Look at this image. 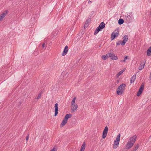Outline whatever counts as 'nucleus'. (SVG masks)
I'll return each mask as SVG.
<instances>
[{
  "label": "nucleus",
  "instance_id": "obj_4",
  "mask_svg": "<svg viewBox=\"0 0 151 151\" xmlns=\"http://www.w3.org/2000/svg\"><path fill=\"white\" fill-rule=\"evenodd\" d=\"M144 87V83H142L141 84L139 91L137 93V96H139L142 93Z\"/></svg>",
  "mask_w": 151,
  "mask_h": 151
},
{
  "label": "nucleus",
  "instance_id": "obj_10",
  "mask_svg": "<svg viewBox=\"0 0 151 151\" xmlns=\"http://www.w3.org/2000/svg\"><path fill=\"white\" fill-rule=\"evenodd\" d=\"M145 63L146 60H144V61H143L142 63H141L140 65V66L139 67V70H141L143 69L145 65Z\"/></svg>",
  "mask_w": 151,
  "mask_h": 151
},
{
  "label": "nucleus",
  "instance_id": "obj_8",
  "mask_svg": "<svg viewBox=\"0 0 151 151\" xmlns=\"http://www.w3.org/2000/svg\"><path fill=\"white\" fill-rule=\"evenodd\" d=\"M8 12L7 10H6L0 15V21H1L7 14Z\"/></svg>",
  "mask_w": 151,
  "mask_h": 151
},
{
  "label": "nucleus",
  "instance_id": "obj_32",
  "mask_svg": "<svg viewBox=\"0 0 151 151\" xmlns=\"http://www.w3.org/2000/svg\"><path fill=\"white\" fill-rule=\"evenodd\" d=\"M75 104V101H74V100H72L71 102V105H73V104Z\"/></svg>",
  "mask_w": 151,
  "mask_h": 151
},
{
  "label": "nucleus",
  "instance_id": "obj_9",
  "mask_svg": "<svg viewBox=\"0 0 151 151\" xmlns=\"http://www.w3.org/2000/svg\"><path fill=\"white\" fill-rule=\"evenodd\" d=\"M137 138V136L135 135L130 137L129 139V142L134 143Z\"/></svg>",
  "mask_w": 151,
  "mask_h": 151
},
{
  "label": "nucleus",
  "instance_id": "obj_35",
  "mask_svg": "<svg viewBox=\"0 0 151 151\" xmlns=\"http://www.w3.org/2000/svg\"><path fill=\"white\" fill-rule=\"evenodd\" d=\"M42 47L43 48H44L46 47V46L45 45V43H44L42 44Z\"/></svg>",
  "mask_w": 151,
  "mask_h": 151
},
{
  "label": "nucleus",
  "instance_id": "obj_14",
  "mask_svg": "<svg viewBox=\"0 0 151 151\" xmlns=\"http://www.w3.org/2000/svg\"><path fill=\"white\" fill-rule=\"evenodd\" d=\"M111 55L110 53H109L106 55H102V58L104 60H106L107 58L110 57Z\"/></svg>",
  "mask_w": 151,
  "mask_h": 151
},
{
  "label": "nucleus",
  "instance_id": "obj_1",
  "mask_svg": "<svg viewBox=\"0 0 151 151\" xmlns=\"http://www.w3.org/2000/svg\"><path fill=\"white\" fill-rule=\"evenodd\" d=\"M126 85L124 84H122L119 86L118 90L117 91V93L118 95H121L123 93L126 87Z\"/></svg>",
  "mask_w": 151,
  "mask_h": 151
},
{
  "label": "nucleus",
  "instance_id": "obj_12",
  "mask_svg": "<svg viewBox=\"0 0 151 151\" xmlns=\"http://www.w3.org/2000/svg\"><path fill=\"white\" fill-rule=\"evenodd\" d=\"M58 103H56L55 105V116H56L58 113Z\"/></svg>",
  "mask_w": 151,
  "mask_h": 151
},
{
  "label": "nucleus",
  "instance_id": "obj_30",
  "mask_svg": "<svg viewBox=\"0 0 151 151\" xmlns=\"http://www.w3.org/2000/svg\"><path fill=\"white\" fill-rule=\"evenodd\" d=\"M41 93H40L38 94V95L37 97V99H39L41 98Z\"/></svg>",
  "mask_w": 151,
  "mask_h": 151
},
{
  "label": "nucleus",
  "instance_id": "obj_34",
  "mask_svg": "<svg viewBox=\"0 0 151 151\" xmlns=\"http://www.w3.org/2000/svg\"><path fill=\"white\" fill-rule=\"evenodd\" d=\"M50 151H56L55 148L53 147Z\"/></svg>",
  "mask_w": 151,
  "mask_h": 151
},
{
  "label": "nucleus",
  "instance_id": "obj_19",
  "mask_svg": "<svg viewBox=\"0 0 151 151\" xmlns=\"http://www.w3.org/2000/svg\"><path fill=\"white\" fill-rule=\"evenodd\" d=\"M86 144L85 142L83 143V144L81 146L80 151H84L85 149Z\"/></svg>",
  "mask_w": 151,
  "mask_h": 151
},
{
  "label": "nucleus",
  "instance_id": "obj_13",
  "mask_svg": "<svg viewBox=\"0 0 151 151\" xmlns=\"http://www.w3.org/2000/svg\"><path fill=\"white\" fill-rule=\"evenodd\" d=\"M110 54H111L110 57H111V59L112 60H117L118 59L117 57L113 53L110 52Z\"/></svg>",
  "mask_w": 151,
  "mask_h": 151
},
{
  "label": "nucleus",
  "instance_id": "obj_20",
  "mask_svg": "<svg viewBox=\"0 0 151 151\" xmlns=\"http://www.w3.org/2000/svg\"><path fill=\"white\" fill-rule=\"evenodd\" d=\"M67 120H65V119H63V121H62L60 127H63L67 123Z\"/></svg>",
  "mask_w": 151,
  "mask_h": 151
},
{
  "label": "nucleus",
  "instance_id": "obj_7",
  "mask_svg": "<svg viewBox=\"0 0 151 151\" xmlns=\"http://www.w3.org/2000/svg\"><path fill=\"white\" fill-rule=\"evenodd\" d=\"M128 39V36L127 35H125L123 38V40L122 42V45L123 46L124 45L127 41Z\"/></svg>",
  "mask_w": 151,
  "mask_h": 151
},
{
  "label": "nucleus",
  "instance_id": "obj_17",
  "mask_svg": "<svg viewBox=\"0 0 151 151\" xmlns=\"http://www.w3.org/2000/svg\"><path fill=\"white\" fill-rule=\"evenodd\" d=\"M136 75H134L131 77L130 82L131 83H133L134 82L136 78Z\"/></svg>",
  "mask_w": 151,
  "mask_h": 151
},
{
  "label": "nucleus",
  "instance_id": "obj_38",
  "mask_svg": "<svg viewBox=\"0 0 151 151\" xmlns=\"http://www.w3.org/2000/svg\"><path fill=\"white\" fill-rule=\"evenodd\" d=\"M76 97H74L73 99V100H74V101H75L76 100Z\"/></svg>",
  "mask_w": 151,
  "mask_h": 151
},
{
  "label": "nucleus",
  "instance_id": "obj_25",
  "mask_svg": "<svg viewBox=\"0 0 151 151\" xmlns=\"http://www.w3.org/2000/svg\"><path fill=\"white\" fill-rule=\"evenodd\" d=\"M126 19L128 21V22H130L132 20V18L129 15L127 16Z\"/></svg>",
  "mask_w": 151,
  "mask_h": 151
},
{
  "label": "nucleus",
  "instance_id": "obj_11",
  "mask_svg": "<svg viewBox=\"0 0 151 151\" xmlns=\"http://www.w3.org/2000/svg\"><path fill=\"white\" fill-rule=\"evenodd\" d=\"M68 47L67 45L66 46L64 49V50L62 53V55L63 56H64L66 55L68 51Z\"/></svg>",
  "mask_w": 151,
  "mask_h": 151
},
{
  "label": "nucleus",
  "instance_id": "obj_29",
  "mask_svg": "<svg viewBox=\"0 0 151 151\" xmlns=\"http://www.w3.org/2000/svg\"><path fill=\"white\" fill-rule=\"evenodd\" d=\"M116 44L117 45H119L120 44L122 45V42L120 40L119 41L116 42Z\"/></svg>",
  "mask_w": 151,
  "mask_h": 151
},
{
  "label": "nucleus",
  "instance_id": "obj_27",
  "mask_svg": "<svg viewBox=\"0 0 151 151\" xmlns=\"http://www.w3.org/2000/svg\"><path fill=\"white\" fill-rule=\"evenodd\" d=\"M139 148V145L138 144H137V145H135L134 146V148L135 150H137L138 148Z\"/></svg>",
  "mask_w": 151,
  "mask_h": 151
},
{
  "label": "nucleus",
  "instance_id": "obj_39",
  "mask_svg": "<svg viewBox=\"0 0 151 151\" xmlns=\"http://www.w3.org/2000/svg\"><path fill=\"white\" fill-rule=\"evenodd\" d=\"M136 150H135V149H134V148L133 149V150H132V151H135Z\"/></svg>",
  "mask_w": 151,
  "mask_h": 151
},
{
  "label": "nucleus",
  "instance_id": "obj_33",
  "mask_svg": "<svg viewBox=\"0 0 151 151\" xmlns=\"http://www.w3.org/2000/svg\"><path fill=\"white\" fill-rule=\"evenodd\" d=\"M29 134H28L27 136V137H26V140L27 141L28 140V139H29Z\"/></svg>",
  "mask_w": 151,
  "mask_h": 151
},
{
  "label": "nucleus",
  "instance_id": "obj_24",
  "mask_svg": "<svg viewBox=\"0 0 151 151\" xmlns=\"http://www.w3.org/2000/svg\"><path fill=\"white\" fill-rule=\"evenodd\" d=\"M124 22V20L122 19H120L118 21V23L119 24H122Z\"/></svg>",
  "mask_w": 151,
  "mask_h": 151
},
{
  "label": "nucleus",
  "instance_id": "obj_16",
  "mask_svg": "<svg viewBox=\"0 0 151 151\" xmlns=\"http://www.w3.org/2000/svg\"><path fill=\"white\" fill-rule=\"evenodd\" d=\"M134 143L128 141L127 145V148L129 149L131 148L134 145Z\"/></svg>",
  "mask_w": 151,
  "mask_h": 151
},
{
  "label": "nucleus",
  "instance_id": "obj_40",
  "mask_svg": "<svg viewBox=\"0 0 151 151\" xmlns=\"http://www.w3.org/2000/svg\"><path fill=\"white\" fill-rule=\"evenodd\" d=\"M150 75L151 76L150 77V78L151 80V72L150 73Z\"/></svg>",
  "mask_w": 151,
  "mask_h": 151
},
{
  "label": "nucleus",
  "instance_id": "obj_26",
  "mask_svg": "<svg viewBox=\"0 0 151 151\" xmlns=\"http://www.w3.org/2000/svg\"><path fill=\"white\" fill-rule=\"evenodd\" d=\"M127 59H129L128 58H127V56L125 55L124 56V60H121V62H125L126 60Z\"/></svg>",
  "mask_w": 151,
  "mask_h": 151
},
{
  "label": "nucleus",
  "instance_id": "obj_31",
  "mask_svg": "<svg viewBox=\"0 0 151 151\" xmlns=\"http://www.w3.org/2000/svg\"><path fill=\"white\" fill-rule=\"evenodd\" d=\"M85 4H86L85 3H83L82 5H83V4H84V5H83H83H82V9H84V8L85 7H86V5H85Z\"/></svg>",
  "mask_w": 151,
  "mask_h": 151
},
{
  "label": "nucleus",
  "instance_id": "obj_37",
  "mask_svg": "<svg viewBox=\"0 0 151 151\" xmlns=\"http://www.w3.org/2000/svg\"><path fill=\"white\" fill-rule=\"evenodd\" d=\"M87 1H88V3L89 4L90 3H91L92 2V1H90V0H87Z\"/></svg>",
  "mask_w": 151,
  "mask_h": 151
},
{
  "label": "nucleus",
  "instance_id": "obj_23",
  "mask_svg": "<svg viewBox=\"0 0 151 151\" xmlns=\"http://www.w3.org/2000/svg\"><path fill=\"white\" fill-rule=\"evenodd\" d=\"M101 30L99 28L97 27L94 33V35H96Z\"/></svg>",
  "mask_w": 151,
  "mask_h": 151
},
{
  "label": "nucleus",
  "instance_id": "obj_18",
  "mask_svg": "<svg viewBox=\"0 0 151 151\" xmlns=\"http://www.w3.org/2000/svg\"><path fill=\"white\" fill-rule=\"evenodd\" d=\"M72 114H67L65 115L64 119L65 120H67V121L68 119L69 118L71 117H72Z\"/></svg>",
  "mask_w": 151,
  "mask_h": 151
},
{
  "label": "nucleus",
  "instance_id": "obj_3",
  "mask_svg": "<svg viewBox=\"0 0 151 151\" xmlns=\"http://www.w3.org/2000/svg\"><path fill=\"white\" fill-rule=\"evenodd\" d=\"M120 134H118L116 137V139L114 141V144H113V147L114 149H116L118 146L119 144V142L120 140Z\"/></svg>",
  "mask_w": 151,
  "mask_h": 151
},
{
  "label": "nucleus",
  "instance_id": "obj_6",
  "mask_svg": "<svg viewBox=\"0 0 151 151\" xmlns=\"http://www.w3.org/2000/svg\"><path fill=\"white\" fill-rule=\"evenodd\" d=\"M71 105V113H73L77 110L78 108V106L76 104Z\"/></svg>",
  "mask_w": 151,
  "mask_h": 151
},
{
  "label": "nucleus",
  "instance_id": "obj_21",
  "mask_svg": "<svg viewBox=\"0 0 151 151\" xmlns=\"http://www.w3.org/2000/svg\"><path fill=\"white\" fill-rule=\"evenodd\" d=\"M147 54L148 56L151 55V46L147 50Z\"/></svg>",
  "mask_w": 151,
  "mask_h": 151
},
{
  "label": "nucleus",
  "instance_id": "obj_2",
  "mask_svg": "<svg viewBox=\"0 0 151 151\" xmlns=\"http://www.w3.org/2000/svg\"><path fill=\"white\" fill-rule=\"evenodd\" d=\"M119 28H117L111 34V40H114L116 37L119 35Z\"/></svg>",
  "mask_w": 151,
  "mask_h": 151
},
{
  "label": "nucleus",
  "instance_id": "obj_28",
  "mask_svg": "<svg viewBox=\"0 0 151 151\" xmlns=\"http://www.w3.org/2000/svg\"><path fill=\"white\" fill-rule=\"evenodd\" d=\"M88 22L87 21H86L85 23V24L84 25V28L88 26Z\"/></svg>",
  "mask_w": 151,
  "mask_h": 151
},
{
  "label": "nucleus",
  "instance_id": "obj_5",
  "mask_svg": "<svg viewBox=\"0 0 151 151\" xmlns=\"http://www.w3.org/2000/svg\"><path fill=\"white\" fill-rule=\"evenodd\" d=\"M108 130V127H107L106 126L105 127L103 132L102 138H105L106 137L107 134Z\"/></svg>",
  "mask_w": 151,
  "mask_h": 151
},
{
  "label": "nucleus",
  "instance_id": "obj_15",
  "mask_svg": "<svg viewBox=\"0 0 151 151\" xmlns=\"http://www.w3.org/2000/svg\"><path fill=\"white\" fill-rule=\"evenodd\" d=\"M105 24L104 23V22H102L100 24L99 26L97 27L99 28L100 30H101V29H103L105 27Z\"/></svg>",
  "mask_w": 151,
  "mask_h": 151
},
{
  "label": "nucleus",
  "instance_id": "obj_36",
  "mask_svg": "<svg viewBox=\"0 0 151 151\" xmlns=\"http://www.w3.org/2000/svg\"><path fill=\"white\" fill-rule=\"evenodd\" d=\"M112 84L113 85V87H114L116 86V83L114 82V84Z\"/></svg>",
  "mask_w": 151,
  "mask_h": 151
},
{
  "label": "nucleus",
  "instance_id": "obj_22",
  "mask_svg": "<svg viewBox=\"0 0 151 151\" xmlns=\"http://www.w3.org/2000/svg\"><path fill=\"white\" fill-rule=\"evenodd\" d=\"M124 71V70H123L120 71H119L117 74L116 75V77L118 78L119 76H120L123 73V72Z\"/></svg>",
  "mask_w": 151,
  "mask_h": 151
}]
</instances>
